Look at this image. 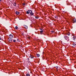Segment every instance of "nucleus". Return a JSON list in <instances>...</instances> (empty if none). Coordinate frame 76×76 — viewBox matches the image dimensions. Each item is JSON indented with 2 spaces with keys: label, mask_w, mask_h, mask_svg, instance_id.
<instances>
[{
  "label": "nucleus",
  "mask_w": 76,
  "mask_h": 76,
  "mask_svg": "<svg viewBox=\"0 0 76 76\" xmlns=\"http://www.w3.org/2000/svg\"><path fill=\"white\" fill-rule=\"evenodd\" d=\"M32 10H29L27 11H26V13L27 14H30L31 15V16H32V15H34V13L32 12Z\"/></svg>",
  "instance_id": "1"
},
{
  "label": "nucleus",
  "mask_w": 76,
  "mask_h": 76,
  "mask_svg": "<svg viewBox=\"0 0 76 76\" xmlns=\"http://www.w3.org/2000/svg\"><path fill=\"white\" fill-rule=\"evenodd\" d=\"M8 40L9 42H12V38H9Z\"/></svg>",
  "instance_id": "2"
},
{
  "label": "nucleus",
  "mask_w": 76,
  "mask_h": 76,
  "mask_svg": "<svg viewBox=\"0 0 76 76\" xmlns=\"http://www.w3.org/2000/svg\"><path fill=\"white\" fill-rule=\"evenodd\" d=\"M64 38L65 39L67 40V39H68V38H69V37L65 36H64Z\"/></svg>",
  "instance_id": "3"
},
{
  "label": "nucleus",
  "mask_w": 76,
  "mask_h": 76,
  "mask_svg": "<svg viewBox=\"0 0 76 76\" xmlns=\"http://www.w3.org/2000/svg\"><path fill=\"white\" fill-rule=\"evenodd\" d=\"M9 37H10V38H13V35L12 34H10L9 35Z\"/></svg>",
  "instance_id": "4"
},
{
  "label": "nucleus",
  "mask_w": 76,
  "mask_h": 76,
  "mask_svg": "<svg viewBox=\"0 0 76 76\" xmlns=\"http://www.w3.org/2000/svg\"><path fill=\"white\" fill-rule=\"evenodd\" d=\"M72 22L73 23H75V22H76V19H73V22Z\"/></svg>",
  "instance_id": "5"
},
{
  "label": "nucleus",
  "mask_w": 76,
  "mask_h": 76,
  "mask_svg": "<svg viewBox=\"0 0 76 76\" xmlns=\"http://www.w3.org/2000/svg\"><path fill=\"white\" fill-rule=\"evenodd\" d=\"M30 57H31V58H34L35 57V56H32V55H31Z\"/></svg>",
  "instance_id": "6"
},
{
  "label": "nucleus",
  "mask_w": 76,
  "mask_h": 76,
  "mask_svg": "<svg viewBox=\"0 0 76 76\" xmlns=\"http://www.w3.org/2000/svg\"><path fill=\"white\" fill-rule=\"evenodd\" d=\"M24 28H26V29H27L28 28V26H27L26 25H25L24 26Z\"/></svg>",
  "instance_id": "7"
},
{
  "label": "nucleus",
  "mask_w": 76,
  "mask_h": 76,
  "mask_svg": "<svg viewBox=\"0 0 76 76\" xmlns=\"http://www.w3.org/2000/svg\"><path fill=\"white\" fill-rule=\"evenodd\" d=\"M72 39H73V41H75V37H74L72 38Z\"/></svg>",
  "instance_id": "8"
},
{
  "label": "nucleus",
  "mask_w": 76,
  "mask_h": 76,
  "mask_svg": "<svg viewBox=\"0 0 76 76\" xmlns=\"http://www.w3.org/2000/svg\"><path fill=\"white\" fill-rule=\"evenodd\" d=\"M16 15H19V12L17 11L16 12Z\"/></svg>",
  "instance_id": "9"
},
{
  "label": "nucleus",
  "mask_w": 76,
  "mask_h": 76,
  "mask_svg": "<svg viewBox=\"0 0 76 76\" xmlns=\"http://www.w3.org/2000/svg\"><path fill=\"white\" fill-rule=\"evenodd\" d=\"M73 45L74 46V47H76V44H73Z\"/></svg>",
  "instance_id": "10"
},
{
  "label": "nucleus",
  "mask_w": 76,
  "mask_h": 76,
  "mask_svg": "<svg viewBox=\"0 0 76 76\" xmlns=\"http://www.w3.org/2000/svg\"><path fill=\"white\" fill-rule=\"evenodd\" d=\"M37 56L38 57H39V56H40V55H39V54H37Z\"/></svg>",
  "instance_id": "11"
},
{
  "label": "nucleus",
  "mask_w": 76,
  "mask_h": 76,
  "mask_svg": "<svg viewBox=\"0 0 76 76\" xmlns=\"http://www.w3.org/2000/svg\"><path fill=\"white\" fill-rule=\"evenodd\" d=\"M26 76H30V75L29 74H27L26 75Z\"/></svg>",
  "instance_id": "12"
},
{
  "label": "nucleus",
  "mask_w": 76,
  "mask_h": 76,
  "mask_svg": "<svg viewBox=\"0 0 76 76\" xmlns=\"http://www.w3.org/2000/svg\"><path fill=\"white\" fill-rule=\"evenodd\" d=\"M14 6H16V3H14Z\"/></svg>",
  "instance_id": "13"
},
{
  "label": "nucleus",
  "mask_w": 76,
  "mask_h": 76,
  "mask_svg": "<svg viewBox=\"0 0 76 76\" xmlns=\"http://www.w3.org/2000/svg\"><path fill=\"white\" fill-rule=\"evenodd\" d=\"M15 29H18V26H16L15 27Z\"/></svg>",
  "instance_id": "14"
},
{
  "label": "nucleus",
  "mask_w": 76,
  "mask_h": 76,
  "mask_svg": "<svg viewBox=\"0 0 76 76\" xmlns=\"http://www.w3.org/2000/svg\"><path fill=\"white\" fill-rule=\"evenodd\" d=\"M39 18V17L38 16L35 17V18H36V19H38Z\"/></svg>",
  "instance_id": "15"
},
{
  "label": "nucleus",
  "mask_w": 76,
  "mask_h": 76,
  "mask_svg": "<svg viewBox=\"0 0 76 76\" xmlns=\"http://www.w3.org/2000/svg\"><path fill=\"white\" fill-rule=\"evenodd\" d=\"M40 34H42V33L43 32V31H40Z\"/></svg>",
  "instance_id": "16"
},
{
  "label": "nucleus",
  "mask_w": 76,
  "mask_h": 76,
  "mask_svg": "<svg viewBox=\"0 0 76 76\" xmlns=\"http://www.w3.org/2000/svg\"><path fill=\"white\" fill-rule=\"evenodd\" d=\"M13 41L14 42H16V40L15 39H13Z\"/></svg>",
  "instance_id": "17"
},
{
  "label": "nucleus",
  "mask_w": 76,
  "mask_h": 76,
  "mask_svg": "<svg viewBox=\"0 0 76 76\" xmlns=\"http://www.w3.org/2000/svg\"><path fill=\"white\" fill-rule=\"evenodd\" d=\"M23 6H25V3H23Z\"/></svg>",
  "instance_id": "18"
},
{
  "label": "nucleus",
  "mask_w": 76,
  "mask_h": 76,
  "mask_svg": "<svg viewBox=\"0 0 76 76\" xmlns=\"http://www.w3.org/2000/svg\"><path fill=\"white\" fill-rule=\"evenodd\" d=\"M51 32H52V33H53L54 32V31H52Z\"/></svg>",
  "instance_id": "19"
},
{
  "label": "nucleus",
  "mask_w": 76,
  "mask_h": 76,
  "mask_svg": "<svg viewBox=\"0 0 76 76\" xmlns=\"http://www.w3.org/2000/svg\"><path fill=\"white\" fill-rule=\"evenodd\" d=\"M56 69H58V67L56 66Z\"/></svg>",
  "instance_id": "20"
},
{
  "label": "nucleus",
  "mask_w": 76,
  "mask_h": 76,
  "mask_svg": "<svg viewBox=\"0 0 76 76\" xmlns=\"http://www.w3.org/2000/svg\"><path fill=\"white\" fill-rule=\"evenodd\" d=\"M68 35H70V33H69V34H67Z\"/></svg>",
  "instance_id": "21"
},
{
  "label": "nucleus",
  "mask_w": 76,
  "mask_h": 76,
  "mask_svg": "<svg viewBox=\"0 0 76 76\" xmlns=\"http://www.w3.org/2000/svg\"><path fill=\"white\" fill-rule=\"evenodd\" d=\"M1 37L0 36V40H1Z\"/></svg>",
  "instance_id": "22"
},
{
  "label": "nucleus",
  "mask_w": 76,
  "mask_h": 76,
  "mask_svg": "<svg viewBox=\"0 0 76 76\" xmlns=\"http://www.w3.org/2000/svg\"><path fill=\"white\" fill-rule=\"evenodd\" d=\"M40 30H41V31H42V29H40Z\"/></svg>",
  "instance_id": "23"
},
{
  "label": "nucleus",
  "mask_w": 76,
  "mask_h": 76,
  "mask_svg": "<svg viewBox=\"0 0 76 76\" xmlns=\"http://www.w3.org/2000/svg\"><path fill=\"white\" fill-rule=\"evenodd\" d=\"M1 1V0H0V1Z\"/></svg>",
  "instance_id": "24"
},
{
  "label": "nucleus",
  "mask_w": 76,
  "mask_h": 76,
  "mask_svg": "<svg viewBox=\"0 0 76 76\" xmlns=\"http://www.w3.org/2000/svg\"><path fill=\"white\" fill-rule=\"evenodd\" d=\"M55 18H57V17H55Z\"/></svg>",
  "instance_id": "25"
},
{
  "label": "nucleus",
  "mask_w": 76,
  "mask_h": 76,
  "mask_svg": "<svg viewBox=\"0 0 76 76\" xmlns=\"http://www.w3.org/2000/svg\"><path fill=\"white\" fill-rule=\"evenodd\" d=\"M17 40H18V39H17Z\"/></svg>",
  "instance_id": "26"
}]
</instances>
